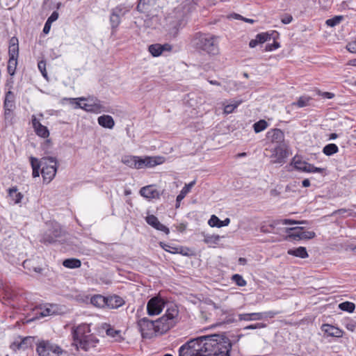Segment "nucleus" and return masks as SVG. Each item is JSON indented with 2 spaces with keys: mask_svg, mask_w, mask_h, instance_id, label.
Listing matches in <instances>:
<instances>
[{
  "mask_svg": "<svg viewBox=\"0 0 356 356\" xmlns=\"http://www.w3.org/2000/svg\"><path fill=\"white\" fill-rule=\"evenodd\" d=\"M232 343L225 335L213 334L193 339L179 349V356H230Z\"/></svg>",
  "mask_w": 356,
  "mask_h": 356,
  "instance_id": "nucleus-1",
  "label": "nucleus"
},
{
  "mask_svg": "<svg viewBox=\"0 0 356 356\" xmlns=\"http://www.w3.org/2000/svg\"><path fill=\"white\" fill-rule=\"evenodd\" d=\"M192 47L198 52L210 56L220 54L218 37L209 33H195L191 40Z\"/></svg>",
  "mask_w": 356,
  "mask_h": 356,
  "instance_id": "nucleus-2",
  "label": "nucleus"
},
{
  "mask_svg": "<svg viewBox=\"0 0 356 356\" xmlns=\"http://www.w3.org/2000/svg\"><path fill=\"white\" fill-rule=\"evenodd\" d=\"M72 337L75 345L85 351L93 348L99 342L97 337L91 333L90 325L83 323L72 330Z\"/></svg>",
  "mask_w": 356,
  "mask_h": 356,
  "instance_id": "nucleus-3",
  "label": "nucleus"
},
{
  "mask_svg": "<svg viewBox=\"0 0 356 356\" xmlns=\"http://www.w3.org/2000/svg\"><path fill=\"white\" fill-rule=\"evenodd\" d=\"M35 351L39 356H64L67 354V351L53 339L38 340Z\"/></svg>",
  "mask_w": 356,
  "mask_h": 356,
  "instance_id": "nucleus-4",
  "label": "nucleus"
},
{
  "mask_svg": "<svg viewBox=\"0 0 356 356\" xmlns=\"http://www.w3.org/2000/svg\"><path fill=\"white\" fill-rule=\"evenodd\" d=\"M64 234L65 232L60 225L57 223L51 224L42 234L40 242L45 245L61 242Z\"/></svg>",
  "mask_w": 356,
  "mask_h": 356,
  "instance_id": "nucleus-5",
  "label": "nucleus"
},
{
  "mask_svg": "<svg viewBox=\"0 0 356 356\" xmlns=\"http://www.w3.org/2000/svg\"><path fill=\"white\" fill-rule=\"evenodd\" d=\"M42 168L41 174L43 178V182L49 184L56 176L58 161L51 156L44 157L42 159Z\"/></svg>",
  "mask_w": 356,
  "mask_h": 356,
  "instance_id": "nucleus-6",
  "label": "nucleus"
},
{
  "mask_svg": "<svg viewBox=\"0 0 356 356\" xmlns=\"http://www.w3.org/2000/svg\"><path fill=\"white\" fill-rule=\"evenodd\" d=\"M131 6H127L124 4H119L111 10L109 22L112 32H115L121 23L122 17L130 11Z\"/></svg>",
  "mask_w": 356,
  "mask_h": 356,
  "instance_id": "nucleus-7",
  "label": "nucleus"
},
{
  "mask_svg": "<svg viewBox=\"0 0 356 356\" xmlns=\"http://www.w3.org/2000/svg\"><path fill=\"white\" fill-rule=\"evenodd\" d=\"M294 168L297 170L305 172L321 173L323 176L326 174V169L315 167L314 165L305 161H302L298 156H296L292 160Z\"/></svg>",
  "mask_w": 356,
  "mask_h": 356,
  "instance_id": "nucleus-8",
  "label": "nucleus"
},
{
  "mask_svg": "<svg viewBox=\"0 0 356 356\" xmlns=\"http://www.w3.org/2000/svg\"><path fill=\"white\" fill-rule=\"evenodd\" d=\"M166 304L165 301L161 296H157L150 298L147 304V312L149 316L159 314Z\"/></svg>",
  "mask_w": 356,
  "mask_h": 356,
  "instance_id": "nucleus-9",
  "label": "nucleus"
},
{
  "mask_svg": "<svg viewBox=\"0 0 356 356\" xmlns=\"http://www.w3.org/2000/svg\"><path fill=\"white\" fill-rule=\"evenodd\" d=\"M137 325L143 337H150L156 333V322L147 317L139 319L137 321Z\"/></svg>",
  "mask_w": 356,
  "mask_h": 356,
  "instance_id": "nucleus-10",
  "label": "nucleus"
},
{
  "mask_svg": "<svg viewBox=\"0 0 356 356\" xmlns=\"http://www.w3.org/2000/svg\"><path fill=\"white\" fill-rule=\"evenodd\" d=\"M303 222L296 221L291 219H280L275 220L272 221L270 223L263 222L260 225V232L264 234H269V233H275L274 229L276 226L278 225H296V224H302Z\"/></svg>",
  "mask_w": 356,
  "mask_h": 356,
  "instance_id": "nucleus-11",
  "label": "nucleus"
},
{
  "mask_svg": "<svg viewBox=\"0 0 356 356\" xmlns=\"http://www.w3.org/2000/svg\"><path fill=\"white\" fill-rule=\"evenodd\" d=\"M122 162L131 168L142 169L145 168V158L137 156H124L122 159Z\"/></svg>",
  "mask_w": 356,
  "mask_h": 356,
  "instance_id": "nucleus-12",
  "label": "nucleus"
},
{
  "mask_svg": "<svg viewBox=\"0 0 356 356\" xmlns=\"http://www.w3.org/2000/svg\"><path fill=\"white\" fill-rule=\"evenodd\" d=\"M156 322V333L163 334L173 327L176 323L169 320L166 316H162L161 318L155 321Z\"/></svg>",
  "mask_w": 356,
  "mask_h": 356,
  "instance_id": "nucleus-13",
  "label": "nucleus"
},
{
  "mask_svg": "<svg viewBox=\"0 0 356 356\" xmlns=\"http://www.w3.org/2000/svg\"><path fill=\"white\" fill-rule=\"evenodd\" d=\"M216 308V313L218 316H219L218 318V324H225V323H233L234 319V314L232 312V310H225L223 309L217 307L215 306Z\"/></svg>",
  "mask_w": 356,
  "mask_h": 356,
  "instance_id": "nucleus-14",
  "label": "nucleus"
},
{
  "mask_svg": "<svg viewBox=\"0 0 356 356\" xmlns=\"http://www.w3.org/2000/svg\"><path fill=\"white\" fill-rule=\"evenodd\" d=\"M15 108V95L8 90L6 93L5 99L3 102L4 115L5 118L8 119L11 115V113Z\"/></svg>",
  "mask_w": 356,
  "mask_h": 356,
  "instance_id": "nucleus-15",
  "label": "nucleus"
},
{
  "mask_svg": "<svg viewBox=\"0 0 356 356\" xmlns=\"http://www.w3.org/2000/svg\"><path fill=\"white\" fill-rule=\"evenodd\" d=\"M31 121L34 131L38 136L44 138H47L49 137V129L47 127L42 125L34 115H32Z\"/></svg>",
  "mask_w": 356,
  "mask_h": 356,
  "instance_id": "nucleus-16",
  "label": "nucleus"
},
{
  "mask_svg": "<svg viewBox=\"0 0 356 356\" xmlns=\"http://www.w3.org/2000/svg\"><path fill=\"white\" fill-rule=\"evenodd\" d=\"M145 220L148 225L154 227V229L163 232L166 234L170 233L169 229L161 223L156 216L154 215H149L145 218Z\"/></svg>",
  "mask_w": 356,
  "mask_h": 356,
  "instance_id": "nucleus-17",
  "label": "nucleus"
},
{
  "mask_svg": "<svg viewBox=\"0 0 356 356\" xmlns=\"http://www.w3.org/2000/svg\"><path fill=\"white\" fill-rule=\"evenodd\" d=\"M139 193L141 196L149 200L159 198L160 196L159 192L152 185L142 187Z\"/></svg>",
  "mask_w": 356,
  "mask_h": 356,
  "instance_id": "nucleus-18",
  "label": "nucleus"
},
{
  "mask_svg": "<svg viewBox=\"0 0 356 356\" xmlns=\"http://www.w3.org/2000/svg\"><path fill=\"white\" fill-rule=\"evenodd\" d=\"M179 313L177 305L173 303H169L167 304V309L163 316L168 317L169 320L175 323H177L178 322Z\"/></svg>",
  "mask_w": 356,
  "mask_h": 356,
  "instance_id": "nucleus-19",
  "label": "nucleus"
},
{
  "mask_svg": "<svg viewBox=\"0 0 356 356\" xmlns=\"http://www.w3.org/2000/svg\"><path fill=\"white\" fill-rule=\"evenodd\" d=\"M148 49L154 57H157L161 55L164 51H170L172 47L169 44H153L149 46Z\"/></svg>",
  "mask_w": 356,
  "mask_h": 356,
  "instance_id": "nucleus-20",
  "label": "nucleus"
},
{
  "mask_svg": "<svg viewBox=\"0 0 356 356\" xmlns=\"http://www.w3.org/2000/svg\"><path fill=\"white\" fill-rule=\"evenodd\" d=\"M321 330L327 337H341L343 333L341 329L330 324H323L321 326Z\"/></svg>",
  "mask_w": 356,
  "mask_h": 356,
  "instance_id": "nucleus-21",
  "label": "nucleus"
},
{
  "mask_svg": "<svg viewBox=\"0 0 356 356\" xmlns=\"http://www.w3.org/2000/svg\"><path fill=\"white\" fill-rule=\"evenodd\" d=\"M91 101H92V102L90 104H82L81 109L90 113H100L104 108L100 104V101L97 99H95L94 101L93 99H91Z\"/></svg>",
  "mask_w": 356,
  "mask_h": 356,
  "instance_id": "nucleus-22",
  "label": "nucleus"
},
{
  "mask_svg": "<svg viewBox=\"0 0 356 356\" xmlns=\"http://www.w3.org/2000/svg\"><path fill=\"white\" fill-rule=\"evenodd\" d=\"M266 136L272 143H282L284 140V134L280 129H271Z\"/></svg>",
  "mask_w": 356,
  "mask_h": 356,
  "instance_id": "nucleus-23",
  "label": "nucleus"
},
{
  "mask_svg": "<svg viewBox=\"0 0 356 356\" xmlns=\"http://www.w3.org/2000/svg\"><path fill=\"white\" fill-rule=\"evenodd\" d=\"M157 0H138L136 10L140 13H147L154 6Z\"/></svg>",
  "mask_w": 356,
  "mask_h": 356,
  "instance_id": "nucleus-24",
  "label": "nucleus"
},
{
  "mask_svg": "<svg viewBox=\"0 0 356 356\" xmlns=\"http://www.w3.org/2000/svg\"><path fill=\"white\" fill-rule=\"evenodd\" d=\"M106 301L107 307L111 309H118L125 303L124 299L118 295L106 297Z\"/></svg>",
  "mask_w": 356,
  "mask_h": 356,
  "instance_id": "nucleus-25",
  "label": "nucleus"
},
{
  "mask_svg": "<svg viewBox=\"0 0 356 356\" xmlns=\"http://www.w3.org/2000/svg\"><path fill=\"white\" fill-rule=\"evenodd\" d=\"M8 55L9 58H17L19 56V44L16 37H12L10 40Z\"/></svg>",
  "mask_w": 356,
  "mask_h": 356,
  "instance_id": "nucleus-26",
  "label": "nucleus"
},
{
  "mask_svg": "<svg viewBox=\"0 0 356 356\" xmlns=\"http://www.w3.org/2000/svg\"><path fill=\"white\" fill-rule=\"evenodd\" d=\"M98 123L100 126L107 129H113L115 125L113 118L108 115H103L98 118Z\"/></svg>",
  "mask_w": 356,
  "mask_h": 356,
  "instance_id": "nucleus-27",
  "label": "nucleus"
},
{
  "mask_svg": "<svg viewBox=\"0 0 356 356\" xmlns=\"http://www.w3.org/2000/svg\"><path fill=\"white\" fill-rule=\"evenodd\" d=\"M230 222V219L229 218H226L224 220H220L216 216L212 215L209 220V225L213 227H222L225 226H227Z\"/></svg>",
  "mask_w": 356,
  "mask_h": 356,
  "instance_id": "nucleus-28",
  "label": "nucleus"
},
{
  "mask_svg": "<svg viewBox=\"0 0 356 356\" xmlns=\"http://www.w3.org/2000/svg\"><path fill=\"white\" fill-rule=\"evenodd\" d=\"M165 161L163 156H145V168H152L157 165L162 164Z\"/></svg>",
  "mask_w": 356,
  "mask_h": 356,
  "instance_id": "nucleus-29",
  "label": "nucleus"
},
{
  "mask_svg": "<svg viewBox=\"0 0 356 356\" xmlns=\"http://www.w3.org/2000/svg\"><path fill=\"white\" fill-rule=\"evenodd\" d=\"M90 303L98 308L107 307L106 297L100 294L94 295L90 298Z\"/></svg>",
  "mask_w": 356,
  "mask_h": 356,
  "instance_id": "nucleus-30",
  "label": "nucleus"
},
{
  "mask_svg": "<svg viewBox=\"0 0 356 356\" xmlns=\"http://www.w3.org/2000/svg\"><path fill=\"white\" fill-rule=\"evenodd\" d=\"M288 254L292 255L296 257L305 259L308 257V253L305 247H299L294 249H289L287 251Z\"/></svg>",
  "mask_w": 356,
  "mask_h": 356,
  "instance_id": "nucleus-31",
  "label": "nucleus"
},
{
  "mask_svg": "<svg viewBox=\"0 0 356 356\" xmlns=\"http://www.w3.org/2000/svg\"><path fill=\"white\" fill-rule=\"evenodd\" d=\"M302 227H289L285 229V232L287 234V237L294 240L300 239Z\"/></svg>",
  "mask_w": 356,
  "mask_h": 356,
  "instance_id": "nucleus-32",
  "label": "nucleus"
},
{
  "mask_svg": "<svg viewBox=\"0 0 356 356\" xmlns=\"http://www.w3.org/2000/svg\"><path fill=\"white\" fill-rule=\"evenodd\" d=\"M239 320L241 321H258L263 319V314L261 312L258 313H250V314H241L238 316Z\"/></svg>",
  "mask_w": 356,
  "mask_h": 356,
  "instance_id": "nucleus-33",
  "label": "nucleus"
},
{
  "mask_svg": "<svg viewBox=\"0 0 356 356\" xmlns=\"http://www.w3.org/2000/svg\"><path fill=\"white\" fill-rule=\"evenodd\" d=\"M202 234L204 236L203 241L209 245L218 244L220 239V236L217 234H208L204 232Z\"/></svg>",
  "mask_w": 356,
  "mask_h": 356,
  "instance_id": "nucleus-34",
  "label": "nucleus"
},
{
  "mask_svg": "<svg viewBox=\"0 0 356 356\" xmlns=\"http://www.w3.org/2000/svg\"><path fill=\"white\" fill-rule=\"evenodd\" d=\"M35 337H24L17 345L18 349H27L31 348L35 341Z\"/></svg>",
  "mask_w": 356,
  "mask_h": 356,
  "instance_id": "nucleus-35",
  "label": "nucleus"
},
{
  "mask_svg": "<svg viewBox=\"0 0 356 356\" xmlns=\"http://www.w3.org/2000/svg\"><path fill=\"white\" fill-rule=\"evenodd\" d=\"M63 265L67 268H77L81 266V262L79 259L70 258L66 259L63 261Z\"/></svg>",
  "mask_w": 356,
  "mask_h": 356,
  "instance_id": "nucleus-36",
  "label": "nucleus"
},
{
  "mask_svg": "<svg viewBox=\"0 0 356 356\" xmlns=\"http://www.w3.org/2000/svg\"><path fill=\"white\" fill-rule=\"evenodd\" d=\"M8 195L11 197L15 204L21 202L22 199L23 198V195L21 193H17V188L16 186L8 189Z\"/></svg>",
  "mask_w": 356,
  "mask_h": 356,
  "instance_id": "nucleus-37",
  "label": "nucleus"
},
{
  "mask_svg": "<svg viewBox=\"0 0 356 356\" xmlns=\"http://www.w3.org/2000/svg\"><path fill=\"white\" fill-rule=\"evenodd\" d=\"M195 180L191 181L189 184H186L185 186L183 187L180 193L177 197V202L181 201L184 197L190 192L192 187L195 184Z\"/></svg>",
  "mask_w": 356,
  "mask_h": 356,
  "instance_id": "nucleus-38",
  "label": "nucleus"
},
{
  "mask_svg": "<svg viewBox=\"0 0 356 356\" xmlns=\"http://www.w3.org/2000/svg\"><path fill=\"white\" fill-rule=\"evenodd\" d=\"M273 35H278L277 32L275 31H273L271 32V33H269L268 32L266 33H261L256 35L257 40L259 41V44H263L271 39V37Z\"/></svg>",
  "mask_w": 356,
  "mask_h": 356,
  "instance_id": "nucleus-39",
  "label": "nucleus"
},
{
  "mask_svg": "<svg viewBox=\"0 0 356 356\" xmlns=\"http://www.w3.org/2000/svg\"><path fill=\"white\" fill-rule=\"evenodd\" d=\"M241 100H232L230 104H228L224 106V113L229 114L234 112V111L241 104Z\"/></svg>",
  "mask_w": 356,
  "mask_h": 356,
  "instance_id": "nucleus-40",
  "label": "nucleus"
},
{
  "mask_svg": "<svg viewBox=\"0 0 356 356\" xmlns=\"http://www.w3.org/2000/svg\"><path fill=\"white\" fill-rule=\"evenodd\" d=\"M275 156L276 160L273 161V163H284V158L286 156V152L285 150L282 148H276L275 149Z\"/></svg>",
  "mask_w": 356,
  "mask_h": 356,
  "instance_id": "nucleus-41",
  "label": "nucleus"
},
{
  "mask_svg": "<svg viewBox=\"0 0 356 356\" xmlns=\"http://www.w3.org/2000/svg\"><path fill=\"white\" fill-rule=\"evenodd\" d=\"M339 148L337 145L334 143H330L326 145L323 149V152L327 156H331L337 152H338Z\"/></svg>",
  "mask_w": 356,
  "mask_h": 356,
  "instance_id": "nucleus-42",
  "label": "nucleus"
},
{
  "mask_svg": "<svg viewBox=\"0 0 356 356\" xmlns=\"http://www.w3.org/2000/svg\"><path fill=\"white\" fill-rule=\"evenodd\" d=\"M339 308L342 311L353 313L355 309V305L352 302L346 301L340 303Z\"/></svg>",
  "mask_w": 356,
  "mask_h": 356,
  "instance_id": "nucleus-43",
  "label": "nucleus"
},
{
  "mask_svg": "<svg viewBox=\"0 0 356 356\" xmlns=\"http://www.w3.org/2000/svg\"><path fill=\"white\" fill-rule=\"evenodd\" d=\"M17 65V58H9L8 62V72L10 76H13L15 74L16 67Z\"/></svg>",
  "mask_w": 356,
  "mask_h": 356,
  "instance_id": "nucleus-44",
  "label": "nucleus"
},
{
  "mask_svg": "<svg viewBox=\"0 0 356 356\" xmlns=\"http://www.w3.org/2000/svg\"><path fill=\"white\" fill-rule=\"evenodd\" d=\"M267 127H268V123L264 120H260L259 121L255 122L253 124V128H254V131H255V133H259V132L264 131V129H266Z\"/></svg>",
  "mask_w": 356,
  "mask_h": 356,
  "instance_id": "nucleus-45",
  "label": "nucleus"
},
{
  "mask_svg": "<svg viewBox=\"0 0 356 356\" xmlns=\"http://www.w3.org/2000/svg\"><path fill=\"white\" fill-rule=\"evenodd\" d=\"M32 263H33V261H31V260H25L23 262V267L25 269H27L28 270H29L30 272L34 271V272H36V273H41L42 269L40 267H35V266H33L32 265Z\"/></svg>",
  "mask_w": 356,
  "mask_h": 356,
  "instance_id": "nucleus-46",
  "label": "nucleus"
},
{
  "mask_svg": "<svg viewBox=\"0 0 356 356\" xmlns=\"http://www.w3.org/2000/svg\"><path fill=\"white\" fill-rule=\"evenodd\" d=\"M310 100V97L302 96L300 97L296 102L292 103V105L297 106L299 108H302L308 106Z\"/></svg>",
  "mask_w": 356,
  "mask_h": 356,
  "instance_id": "nucleus-47",
  "label": "nucleus"
},
{
  "mask_svg": "<svg viewBox=\"0 0 356 356\" xmlns=\"http://www.w3.org/2000/svg\"><path fill=\"white\" fill-rule=\"evenodd\" d=\"M232 279L238 286H245L247 284L246 281L239 274L234 275Z\"/></svg>",
  "mask_w": 356,
  "mask_h": 356,
  "instance_id": "nucleus-48",
  "label": "nucleus"
},
{
  "mask_svg": "<svg viewBox=\"0 0 356 356\" xmlns=\"http://www.w3.org/2000/svg\"><path fill=\"white\" fill-rule=\"evenodd\" d=\"M159 245L165 251L168 252H170V253H172V254H176V253H178V248H176V247H172L169 244H166L164 242H160L159 243Z\"/></svg>",
  "mask_w": 356,
  "mask_h": 356,
  "instance_id": "nucleus-49",
  "label": "nucleus"
},
{
  "mask_svg": "<svg viewBox=\"0 0 356 356\" xmlns=\"http://www.w3.org/2000/svg\"><path fill=\"white\" fill-rule=\"evenodd\" d=\"M342 16H335L331 19H327L325 23L327 26L333 27L339 24L342 20Z\"/></svg>",
  "mask_w": 356,
  "mask_h": 356,
  "instance_id": "nucleus-50",
  "label": "nucleus"
},
{
  "mask_svg": "<svg viewBox=\"0 0 356 356\" xmlns=\"http://www.w3.org/2000/svg\"><path fill=\"white\" fill-rule=\"evenodd\" d=\"M316 236V234L313 231H307L302 228L300 239H312Z\"/></svg>",
  "mask_w": 356,
  "mask_h": 356,
  "instance_id": "nucleus-51",
  "label": "nucleus"
},
{
  "mask_svg": "<svg viewBox=\"0 0 356 356\" xmlns=\"http://www.w3.org/2000/svg\"><path fill=\"white\" fill-rule=\"evenodd\" d=\"M30 163L32 167V170H40L42 164V161H40L37 158L33 156H30L29 158Z\"/></svg>",
  "mask_w": 356,
  "mask_h": 356,
  "instance_id": "nucleus-52",
  "label": "nucleus"
},
{
  "mask_svg": "<svg viewBox=\"0 0 356 356\" xmlns=\"http://www.w3.org/2000/svg\"><path fill=\"white\" fill-rule=\"evenodd\" d=\"M271 38H273V42L272 44H267L266 45L265 50L266 51H273L275 49H278L280 47V43L275 41V37L274 36V35Z\"/></svg>",
  "mask_w": 356,
  "mask_h": 356,
  "instance_id": "nucleus-53",
  "label": "nucleus"
},
{
  "mask_svg": "<svg viewBox=\"0 0 356 356\" xmlns=\"http://www.w3.org/2000/svg\"><path fill=\"white\" fill-rule=\"evenodd\" d=\"M38 67L40 72H41V74H42L43 77L45 78L46 79H47L48 76H47V72L46 70V62L44 60L39 61L38 63Z\"/></svg>",
  "mask_w": 356,
  "mask_h": 356,
  "instance_id": "nucleus-54",
  "label": "nucleus"
},
{
  "mask_svg": "<svg viewBox=\"0 0 356 356\" xmlns=\"http://www.w3.org/2000/svg\"><path fill=\"white\" fill-rule=\"evenodd\" d=\"M266 327V325L263 323H257L255 324L250 325L244 327V330H254L261 329Z\"/></svg>",
  "mask_w": 356,
  "mask_h": 356,
  "instance_id": "nucleus-55",
  "label": "nucleus"
},
{
  "mask_svg": "<svg viewBox=\"0 0 356 356\" xmlns=\"http://www.w3.org/2000/svg\"><path fill=\"white\" fill-rule=\"evenodd\" d=\"M261 314H263V318H273L276 315L280 314V312L279 311H268L266 312H261Z\"/></svg>",
  "mask_w": 356,
  "mask_h": 356,
  "instance_id": "nucleus-56",
  "label": "nucleus"
},
{
  "mask_svg": "<svg viewBox=\"0 0 356 356\" xmlns=\"http://www.w3.org/2000/svg\"><path fill=\"white\" fill-rule=\"evenodd\" d=\"M88 100V99L85 98V97H79V98H72V99H70V101L72 102V103H75L76 104V106L75 108H81V106H82V104L80 103L81 101H86Z\"/></svg>",
  "mask_w": 356,
  "mask_h": 356,
  "instance_id": "nucleus-57",
  "label": "nucleus"
},
{
  "mask_svg": "<svg viewBox=\"0 0 356 356\" xmlns=\"http://www.w3.org/2000/svg\"><path fill=\"white\" fill-rule=\"evenodd\" d=\"M346 48L350 52L356 54V40L349 42Z\"/></svg>",
  "mask_w": 356,
  "mask_h": 356,
  "instance_id": "nucleus-58",
  "label": "nucleus"
},
{
  "mask_svg": "<svg viewBox=\"0 0 356 356\" xmlns=\"http://www.w3.org/2000/svg\"><path fill=\"white\" fill-rule=\"evenodd\" d=\"M106 334L111 336L112 337H115L117 335L120 334L119 330H116L112 327H109L106 330Z\"/></svg>",
  "mask_w": 356,
  "mask_h": 356,
  "instance_id": "nucleus-59",
  "label": "nucleus"
},
{
  "mask_svg": "<svg viewBox=\"0 0 356 356\" xmlns=\"http://www.w3.org/2000/svg\"><path fill=\"white\" fill-rule=\"evenodd\" d=\"M292 20H293V17L289 14H286L281 19L282 22L284 24H290L292 22Z\"/></svg>",
  "mask_w": 356,
  "mask_h": 356,
  "instance_id": "nucleus-60",
  "label": "nucleus"
},
{
  "mask_svg": "<svg viewBox=\"0 0 356 356\" xmlns=\"http://www.w3.org/2000/svg\"><path fill=\"white\" fill-rule=\"evenodd\" d=\"M58 18V13L56 11H54L51 15L49 17L47 22L48 24H51Z\"/></svg>",
  "mask_w": 356,
  "mask_h": 356,
  "instance_id": "nucleus-61",
  "label": "nucleus"
},
{
  "mask_svg": "<svg viewBox=\"0 0 356 356\" xmlns=\"http://www.w3.org/2000/svg\"><path fill=\"white\" fill-rule=\"evenodd\" d=\"M346 327L352 332L356 328V323L351 321L346 325Z\"/></svg>",
  "mask_w": 356,
  "mask_h": 356,
  "instance_id": "nucleus-62",
  "label": "nucleus"
},
{
  "mask_svg": "<svg viewBox=\"0 0 356 356\" xmlns=\"http://www.w3.org/2000/svg\"><path fill=\"white\" fill-rule=\"evenodd\" d=\"M323 98L332 99L334 97V94L330 92H323L321 95Z\"/></svg>",
  "mask_w": 356,
  "mask_h": 356,
  "instance_id": "nucleus-63",
  "label": "nucleus"
},
{
  "mask_svg": "<svg viewBox=\"0 0 356 356\" xmlns=\"http://www.w3.org/2000/svg\"><path fill=\"white\" fill-rule=\"evenodd\" d=\"M259 41L257 40V37H255L254 39H252L249 42V46L250 48H254L255 47L257 44H259Z\"/></svg>",
  "mask_w": 356,
  "mask_h": 356,
  "instance_id": "nucleus-64",
  "label": "nucleus"
}]
</instances>
